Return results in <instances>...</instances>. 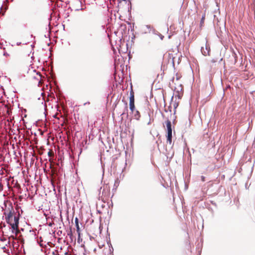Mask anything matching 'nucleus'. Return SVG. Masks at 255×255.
I'll use <instances>...</instances> for the list:
<instances>
[{
	"instance_id": "f257e3e1",
	"label": "nucleus",
	"mask_w": 255,
	"mask_h": 255,
	"mask_svg": "<svg viewBox=\"0 0 255 255\" xmlns=\"http://www.w3.org/2000/svg\"><path fill=\"white\" fill-rule=\"evenodd\" d=\"M81 31L85 41L89 43H92L95 39V31L94 26L89 21L82 23L81 26Z\"/></svg>"
},
{
	"instance_id": "f03ea898",
	"label": "nucleus",
	"mask_w": 255,
	"mask_h": 255,
	"mask_svg": "<svg viewBox=\"0 0 255 255\" xmlns=\"http://www.w3.org/2000/svg\"><path fill=\"white\" fill-rule=\"evenodd\" d=\"M20 214L18 213L17 216H14V222L11 225V229L15 230L16 228L18 227Z\"/></svg>"
},
{
	"instance_id": "7ed1b4c3",
	"label": "nucleus",
	"mask_w": 255,
	"mask_h": 255,
	"mask_svg": "<svg viewBox=\"0 0 255 255\" xmlns=\"http://www.w3.org/2000/svg\"><path fill=\"white\" fill-rule=\"evenodd\" d=\"M166 125L167 128V134H172V125L171 122L167 120L166 122Z\"/></svg>"
},
{
	"instance_id": "20e7f679",
	"label": "nucleus",
	"mask_w": 255,
	"mask_h": 255,
	"mask_svg": "<svg viewBox=\"0 0 255 255\" xmlns=\"http://www.w3.org/2000/svg\"><path fill=\"white\" fill-rule=\"evenodd\" d=\"M75 226L76 228V231L78 235V241H79L80 239V227L79 225V220L77 217L75 219Z\"/></svg>"
},
{
	"instance_id": "39448f33",
	"label": "nucleus",
	"mask_w": 255,
	"mask_h": 255,
	"mask_svg": "<svg viewBox=\"0 0 255 255\" xmlns=\"http://www.w3.org/2000/svg\"><path fill=\"white\" fill-rule=\"evenodd\" d=\"M210 50V47L208 46L207 45H206L205 49H204L203 47H202L201 49V51L204 56L209 55Z\"/></svg>"
},
{
	"instance_id": "423d86ee",
	"label": "nucleus",
	"mask_w": 255,
	"mask_h": 255,
	"mask_svg": "<svg viewBox=\"0 0 255 255\" xmlns=\"http://www.w3.org/2000/svg\"><path fill=\"white\" fill-rule=\"evenodd\" d=\"M167 138V143L169 144H171L172 143V134L166 135Z\"/></svg>"
},
{
	"instance_id": "0eeeda50",
	"label": "nucleus",
	"mask_w": 255,
	"mask_h": 255,
	"mask_svg": "<svg viewBox=\"0 0 255 255\" xmlns=\"http://www.w3.org/2000/svg\"><path fill=\"white\" fill-rule=\"evenodd\" d=\"M129 102H134V92L132 89L130 92Z\"/></svg>"
},
{
	"instance_id": "6e6552de",
	"label": "nucleus",
	"mask_w": 255,
	"mask_h": 255,
	"mask_svg": "<svg viewBox=\"0 0 255 255\" xmlns=\"http://www.w3.org/2000/svg\"><path fill=\"white\" fill-rule=\"evenodd\" d=\"M135 109L134 102H129V109L133 112Z\"/></svg>"
},
{
	"instance_id": "1a4fd4ad",
	"label": "nucleus",
	"mask_w": 255,
	"mask_h": 255,
	"mask_svg": "<svg viewBox=\"0 0 255 255\" xmlns=\"http://www.w3.org/2000/svg\"><path fill=\"white\" fill-rule=\"evenodd\" d=\"M134 118L135 119L138 120L140 118V113L138 111H136L134 114Z\"/></svg>"
},
{
	"instance_id": "9d476101",
	"label": "nucleus",
	"mask_w": 255,
	"mask_h": 255,
	"mask_svg": "<svg viewBox=\"0 0 255 255\" xmlns=\"http://www.w3.org/2000/svg\"><path fill=\"white\" fill-rule=\"evenodd\" d=\"M108 190V189H106L105 188H104L102 192V196H107L108 194H109Z\"/></svg>"
},
{
	"instance_id": "9b49d317",
	"label": "nucleus",
	"mask_w": 255,
	"mask_h": 255,
	"mask_svg": "<svg viewBox=\"0 0 255 255\" xmlns=\"http://www.w3.org/2000/svg\"><path fill=\"white\" fill-rule=\"evenodd\" d=\"M11 232L13 234H14L15 236H17L20 233V231L18 230V227L16 228L15 230L11 229Z\"/></svg>"
},
{
	"instance_id": "f8f14e48",
	"label": "nucleus",
	"mask_w": 255,
	"mask_h": 255,
	"mask_svg": "<svg viewBox=\"0 0 255 255\" xmlns=\"http://www.w3.org/2000/svg\"><path fill=\"white\" fill-rule=\"evenodd\" d=\"M12 215H13V213L11 212V210H10L9 213L7 214V215L5 217L7 218V219L8 218L11 219L12 217Z\"/></svg>"
},
{
	"instance_id": "ddd939ff",
	"label": "nucleus",
	"mask_w": 255,
	"mask_h": 255,
	"mask_svg": "<svg viewBox=\"0 0 255 255\" xmlns=\"http://www.w3.org/2000/svg\"><path fill=\"white\" fill-rule=\"evenodd\" d=\"M67 235L70 238H72V237L73 236V234H72V229L71 228H70L69 229V230L68 231H67Z\"/></svg>"
},
{
	"instance_id": "4468645a",
	"label": "nucleus",
	"mask_w": 255,
	"mask_h": 255,
	"mask_svg": "<svg viewBox=\"0 0 255 255\" xmlns=\"http://www.w3.org/2000/svg\"><path fill=\"white\" fill-rule=\"evenodd\" d=\"M5 221L6 223L11 226V225H12L11 219L8 218L7 219V218L5 217Z\"/></svg>"
},
{
	"instance_id": "2eb2a0df",
	"label": "nucleus",
	"mask_w": 255,
	"mask_h": 255,
	"mask_svg": "<svg viewBox=\"0 0 255 255\" xmlns=\"http://www.w3.org/2000/svg\"><path fill=\"white\" fill-rule=\"evenodd\" d=\"M145 26L149 30V32L152 30V28H154L150 25H146Z\"/></svg>"
},
{
	"instance_id": "dca6fc26",
	"label": "nucleus",
	"mask_w": 255,
	"mask_h": 255,
	"mask_svg": "<svg viewBox=\"0 0 255 255\" xmlns=\"http://www.w3.org/2000/svg\"><path fill=\"white\" fill-rule=\"evenodd\" d=\"M109 247H110V253H113V252H114V249H113V248L112 247V244L111 243L110 244Z\"/></svg>"
},
{
	"instance_id": "f3484780",
	"label": "nucleus",
	"mask_w": 255,
	"mask_h": 255,
	"mask_svg": "<svg viewBox=\"0 0 255 255\" xmlns=\"http://www.w3.org/2000/svg\"><path fill=\"white\" fill-rule=\"evenodd\" d=\"M205 15H203V16H202V18H201V21H200V24H201V25H202V23H204V19H205Z\"/></svg>"
},
{
	"instance_id": "a211bd4d",
	"label": "nucleus",
	"mask_w": 255,
	"mask_h": 255,
	"mask_svg": "<svg viewBox=\"0 0 255 255\" xmlns=\"http://www.w3.org/2000/svg\"><path fill=\"white\" fill-rule=\"evenodd\" d=\"M151 31L152 32L153 34H155V35H158V33H159L154 28H152V30Z\"/></svg>"
},
{
	"instance_id": "6ab92c4d",
	"label": "nucleus",
	"mask_w": 255,
	"mask_h": 255,
	"mask_svg": "<svg viewBox=\"0 0 255 255\" xmlns=\"http://www.w3.org/2000/svg\"><path fill=\"white\" fill-rule=\"evenodd\" d=\"M119 180L118 179H117L116 181H115V184H114V186H116V187H118V186L119 185Z\"/></svg>"
},
{
	"instance_id": "aec40b11",
	"label": "nucleus",
	"mask_w": 255,
	"mask_h": 255,
	"mask_svg": "<svg viewBox=\"0 0 255 255\" xmlns=\"http://www.w3.org/2000/svg\"><path fill=\"white\" fill-rule=\"evenodd\" d=\"M178 104L177 103H175L173 105V107H174V114H175V109L177 108V107H178Z\"/></svg>"
},
{
	"instance_id": "412c9836",
	"label": "nucleus",
	"mask_w": 255,
	"mask_h": 255,
	"mask_svg": "<svg viewBox=\"0 0 255 255\" xmlns=\"http://www.w3.org/2000/svg\"><path fill=\"white\" fill-rule=\"evenodd\" d=\"M158 35L159 36V37H160L161 40H163V39L164 38L163 35H162L161 34H160L159 33H158Z\"/></svg>"
},
{
	"instance_id": "4be33fe9",
	"label": "nucleus",
	"mask_w": 255,
	"mask_h": 255,
	"mask_svg": "<svg viewBox=\"0 0 255 255\" xmlns=\"http://www.w3.org/2000/svg\"><path fill=\"white\" fill-rule=\"evenodd\" d=\"M233 56L234 57L235 63H236L237 62V54L235 53H234Z\"/></svg>"
},
{
	"instance_id": "5701e85b",
	"label": "nucleus",
	"mask_w": 255,
	"mask_h": 255,
	"mask_svg": "<svg viewBox=\"0 0 255 255\" xmlns=\"http://www.w3.org/2000/svg\"><path fill=\"white\" fill-rule=\"evenodd\" d=\"M125 105H126V106H125V110H126V111H128V103H127V102H125Z\"/></svg>"
},
{
	"instance_id": "b1692460",
	"label": "nucleus",
	"mask_w": 255,
	"mask_h": 255,
	"mask_svg": "<svg viewBox=\"0 0 255 255\" xmlns=\"http://www.w3.org/2000/svg\"><path fill=\"white\" fill-rule=\"evenodd\" d=\"M201 179L202 181H203V182H204L205 181V177L204 176H201Z\"/></svg>"
},
{
	"instance_id": "393cba45",
	"label": "nucleus",
	"mask_w": 255,
	"mask_h": 255,
	"mask_svg": "<svg viewBox=\"0 0 255 255\" xmlns=\"http://www.w3.org/2000/svg\"><path fill=\"white\" fill-rule=\"evenodd\" d=\"M3 55L5 56H9V54H8L6 52H3Z\"/></svg>"
},
{
	"instance_id": "a878e982",
	"label": "nucleus",
	"mask_w": 255,
	"mask_h": 255,
	"mask_svg": "<svg viewBox=\"0 0 255 255\" xmlns=\"http://www.w3.org/2000/svg\"><path fill=\"white\" fill-rule=\"evenodd\" d=\"M245 187L246 189H248L249 188V186H248V183H246L245 184Z\"/></svg>"
},
{
	"instance_id": "bb28decb",
	"label": "nucleus",
	"mask_w": 255,
	"mask_h": 255,
	"mask_svg": "<svg viewBox=\"0 0 255 255\" xmlns=\"http://www.w3.org/2000/svg\"><path fill=\"white\" fill-rule=\"evenodd\" d=\"M88 104H90V102H88L85 103H84V105H88Z\"/></svg>"
},
{
	"instance_id": "cd10ccee",
	"label": "nucleus",
	"mask_w": 255,
	"mask_h": 255,
	"mask_svg": "<svg viewBox=\"0 0 255 255\" xmlns=\"http://www.w3.org/2000/svg\"><path fill=\"white\" fill-rule=\"evenodd\" d=\"M48 225L49 226L51 227L52 226V223H49Z\"/></svg>"
},
{
	"instance_id": "c85d7f7f",
	"label": "nucleus",
	"mask_w": 255,
	"mask_h": 255,
	"mask_svg": "<svg viewBox=\"0 0 255 255\" xmlns=\"http://www.w3.org/2000/svg\"><path fill=\"white\" fill-rule=\"evenodd\" d=\"M20 43H21L20 42H17V45H19L20 44Z\"/></svg>"
},
{
	"instance_id": "c756f323",
	"label": "nucleus",
	"mask_w": 255,
	"mask_h": 255,
	"mask_svg": "<svg viewBox=\"0 0 255 255\" xmlns=\"http://www.w3.org/2000/svg\"><path fill=\"white\" fill-rule=\"evenodd\" d=\"M2 6H2V5H1V7H0V10H1L2 8Z\"/></svg>"
},
{
	"instance_id": "7c9ffc66",
	"label": "nucleus",
	"mask_w": 255,
	"mask_h": 255,
	"mask_svg": "<svg viewBox=\"0 0 255 255\" xmlns=\"http://www.w3.org/2000/svg\"><path fill=\"white\" fill-rule=\"evenodd\" d=\"M102 190V187H101V188H100V190ZM101 194V191H100V195Z\"/></svg>"
},
{
	"instance_id": "2f4dec72",
	"label": "nucleus",
	"mask_w": 255,
	"mask_h": 255,
	"mask_svg": "<svg viewBox=\"0 0 255 255\" xmlns=\"http://www.w3.org/2000/svg\"><path fill=\"white\" fill-rule=\"evenodd\" d=\"M125 114V112H123V113L121 114V116H123Z\"/></svg>"
},
{
	"instance_id": "473e14b6",
	"label": "nucleus",
	"mask_w": 255,
	"mask_h": 255,
	"mask_svg": "<svg viewBox=\"0 0 255 255\" xmlns=\"http://www.w3.org/2000/svg\"><path fill=\"white\" fill-rule=\"evenodd\" d=\"M21 231H24V229L21 228Z\"/></svg>"
},
{
	"instance_id": "72a5a7b5",
	"label": "nucleus",
	"mask_w": 255,
	"mask_h": 255,
	"mask_svg": "<svg viewBox=\"0 0 255 255\" xmlns=\"http://www.w3.org/2000/svg\"><path fill=\"white\" fill-rule=\"evenodd\" d=\"M65 254L67 255L68 254V252H66Z\"/></svg>"
},
{
	"instance_id": "f704fd0d",
	"label": "nucleus",
	"mask_w": 255,
	"mask_h": 255,
	"mask_svg": "<svg viewBox=\"0 0 255 255\" xmlns=\"http://www.w3.org/2000/svg\"><path fill=\"white\" fill-rule=\"evenodd\" d=\"M11 0L12 1L13 0Z\"/></svg>"
}]
</instances>
